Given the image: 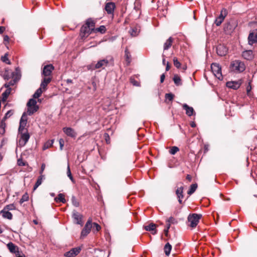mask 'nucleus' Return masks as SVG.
Segmentation results:
<instances>
[{"mask_svg": "<svg viewBox=\"0 0 257 257\" xmlns=\"http://www.w3.org/2000/svg\"><path fill=\"white\" fill-rule=\"evenodd\" d=\"M124 57L126 62L127 65H129L131 62V55L128 51V49L126 48L124 50Z\"/></svg>", "mask_w": 257, "mask_h": 257, "instance_id": "28", "label": "nucleus"}, {"mask_svg": "<svg viewBox=\"0 0 257 257\" xmlns=\"http://www.w3.org/2000/svg\"><path fill=\"white\" fill-rule=\"evenodd\" d=\"M173 62L174 66L177 67V68H179L181 67V63L178 60L177 58L176 57H174L173 58Z\"/></svg>", "mask_w": 257, "mask_h": 257, "instance_id": "50", "label": "nucleus"}, {"mask_svg": "<svg viewBox=\"0 0 257 257\" xmlns=\"http://www.w3.org/2000/svg\"><path fill=\"white\" fill-rule=\"evenodd\" d=\"M96 30L101 34H104L106 31V28L104 26L102 25L100 26L99 28H97Z\"/></svg>", "mask_w": 257, "mask_h": 257, "instance_id": "49", "label": "nucleus"}, {"mask_svg": "<svg viewBox=\"0 0 257 257\" xmlns=\"http://www.w3.org/2000/svg\"><path fill=\"white\" fill-rule=\"evenodd\" d=\"M51 78L50 77L44 78L41 82L40 87L43 89L44 90L46 89L47 85L51 82Z\"/></svg>", "mask_w": 257, "mask_h": 257, "instance_id": "26", "label": "nucleus"}, {"mask_svg": "<svg viewBox=\"0 0 257 257\" xmlns=\"http://www.w3.org/2000/svg\"><path fill=\"white\" fill-rule=\"evenodd\" d=\"M174 97V95L172 93H166L165 94V98L169 101H172Z\"/></svg>", "mask_w": 257, "mask_h": 257, "instance_id": "51", "label": "nucleus"}, {"mask_svg": "<svg viewBox=\"0 0 257 257\" xmlns=\"http://www.w3.org/2000/svg\"><path fill=\"white\" fill-rule=\"evenodd\" d=\"M42 88H41V87L39 88L36 91V92L34 93V94H33V97L34 98H39L41 95L42 94Z\"/></svg>", "mask_w": 257, "mask_h": 257, "instance_id": "40", "label": "nucleus"}, {"mask_svg": "<svg viewBox=\"0 0 257 257\" xmlns=\"http://www.w3.org/2000/svg\"><path fill=\"white\" fill-rule=\"evenodd\" d=\"M108 63V61L106 59L100 60L95 64V68L96 69H98L103 66H106L107 65Z\"/></svg>", "mask_w": 257, "mask_h": 257, "instance_id": "25", "label": "nucleus"}, {"mask_svg": "<svg viewBox=\"0 0 257 257\" xmlns=\"http://www.w3.org/2000/svg\"><path fill=\"white\" fill-rule=\"evenodd\" d=\"M81 248L80 246L71 248L70 250L66 252L64 255L65 257H75L80 252Z\"/></svg>", "mask_w": 257, "mask_h": 257, "instance_id": "6", "label": "nucleus"}, {"mask_svg": "<svg viewBox=\"0 0 257 257\" xmlns=\"http://www.w3.org/2000/svg\"><path fill=\"white\" fill-rule=\"evenodd\" d=\"M211 68L214 75L219 79L222 80L223 76L221 73V67L216 63H213L211 65Z\"/></svg>", "mask_w": 257, "mask_h": 257, "instance_id": "3", "label": "nucleus"}, {"mask_svg": "<svg viewBox=\"0 0 257 257\" xmlns=\"http://www.w3.org/2000/svg\"><path fill=\"white\" fill-rule=\"evenodd\" d=\"M173 80L174 82V83L177 85V86H179V85H182V82H181V78L177 74H175L174 75V77H173Z\"/></svg>", "mask_w": 257, "mask_h": 257, "instance_id": "33", "label": "nucleus"}, {"mask_svg": "<svg viewBox=\"0 0 257 257\" xmlns=\"http://www.w3.org/2000/svg\"><path fill=\"white\" fill-rule=\"evenodd\" d=\"M247 40L248 44L250 46L257 43V32L254 34L253 31H250L248 36Z\"/></svg>", "mask_w": 257, "mask_h": 257, "instance_id": "9", "label": "nucleus"}, {"mask_svg": "<svg viewBox=\"0 0 257 257\" xmlns=\"http://www.w3.org/2000/svg\"><path fill=\"white\" fill-rule=\"evenodd\" d=\"M115 8V4L112 2H109L106 4L105 10L107 12V14L113 15Z\"/></svg>", "mask_w": 257, "mask_h": 257, "instance_id": "16", "label": "nucleus"}, {"mask_svg": "<svg viewBox=\"0 0 257 257\" xmlns=\"http://www.w3.org/2000/svg\"><path fill=\"white\" fill-rule=\"evenodd\" d=\"M104 136L105 137V140H106V143L108 144L109 142V135L107 133H105L104 134Z\"/></svg>", "mask_w": 257, "mask_h": 257, "instance_id": "62", "label": "nucleus"}, {"mask_svg": "<svg viewBox=\"0 0 257 257\" xmlns=\"http://www.w3.org/2000/svg\"><path fill=\"white\" fill-rule=\"evenodd\" d=\"M16 255L17 257H26L24 254H21L19 251L18 252V253L16 254Z\"/></svg>", "mask_w": 257, "mask_h": 257, "instance_id": "64", "label": "nucleus"}, {"mask_svg": "<svg viewBox=\"0 0 257 257\" xmlns=\"http://www.w3.org/2000/svg\"><path fill=\"white\" fill-rule=\"evenodd\" d=\"M3 77L5 80H9L12 77V72L9 69H6L3 75Z\"/></svg>", "mask_w": 257, "mask_h": 257, "instance_id": "35", "label": "nucleus"}, {"mask_svg": "<svg viewBox=\"0 0 257 257\" xmlns=\"http://www.w3.org/2000/svg\"><path fill=\"white\" fill-rule=\"evenodd\" d=\"M167 222H168L170 224H175L177 223L176 219L173 217H170L167 220Z\"/></svg>", "mask_w": 257, "mask_h": 257, "instance_id": "52", "label": "nucleus"}, {"mask_svg": "<svg viewBox=\"0 0 257 257\" xmlns=\"http://www.w3.org/2000/svg\"><path fill=\"white\" fill-rule=\"evenodd\" d=\"M165 78V74H162L160 77V82L161 83H163L164 81Z\"/></svg>", "mask_w": 257, "mask_h": 257, "instance_id": "63", "label": "nucleus"}, {"mask_svg": "<svg viewBox=\"0 0 257 257\" xmlns=\"http://www.w3.org/2000/svg\"><path fill=\"white\" fill-rule=\"evenodd\" d=\"M241 84V80L229 81L226 83V86L228 88L236 90L239 88Z\"/></svg>", "mask_w": 257, "mask_h": 257, "instance_id": "12", "label": "nucleus"}, {"mask_svg": "<svg viewBox=\"0 0 257 257\" xmlns=\"http://www.w3.org/2000/svg\"><path fill=\"white\" fill-rule=\"evenodd\" d=\"M156 225L154 223H151L148 225L144 226V228L146 231H152V233L155 235L157 233V230H156Z\"/></svg>", "mask_w": 257, "mask_h": 257, "instance_id": "21", "label": "nucleus"}, {"mask_svg": "<svg viewBox=\"0 0 257 257\" xmlns=\"http://www.w3.org/2000/svg\"><path fill=\"white\" fill-rule=\"evenodd\" d=\"M9 40V37L8 35H5L4 37V42L5 45H7L6 42L8 43Z\"/></svg>", "mask_w": 257, "mask_h": 257, "instance_id": "60", "label": "nucleus"}, {"mask_svg": "<svg viewBox=\"0 0 257 257\" xmlns=\"http://www.w3.org/2000/svg\"><path fill=\"white\" fill-rule=\"evenodd\" d=\"M54 200L56 202L59 201L63 203L66 202V200L64 198V195L62 193H59L58 195V197H56L54 199Z\"/></svg>", "mask_w": 257, "mask_h": 257, "instance_id": "34", "label": "nucleus"}, {"mask_svg": "<svg viewBox=\"0 0 257 257\" xmlns=\"http://www.w3.org/2000/svg\"><path fill=\"white\" fill-rule=\"evenodd\" d=\"M91 29L85 25H83L80 29V35L82 37L88 36L91 33Z\"/></svg>", "mask_w": 257, "mask_h": 257, "instance_id": "18", "label": "nucleus"}, {"mask_svg": "<svg viewBox=\"0 0 257 257\" xmlns=\"http://www.w3.org/2000/svg\"><path fill=\"white\" fill-rule=\"evenodd\" d=\"M45 164L43 163L41 165V169H40V171L39 172V173H40V175H44L43 174V173L44 170H45Z\"/></svg>", "mask_w": 257, "mask_h": 257, "instance_id": "57", "label": "nucleus"}, {"mask_svg": "<svg viewBox=\"0 0 257 257\" xmlns=\"http://www.w3.org/2000/svg\"><path fill=\"white\" fill-rule=\"evenodd\" d=\"M27 106L33 107L39 106L37 104V101L34 98L30 99L28 102H27Z\"/></svg>", "mask_w": 257, "mask_h": 257, "instance_id": "39", "label": "nucleus"}, {"mask_svg": "<svg viewBox=\"0 0 257 257\" xmlns=\"http://www.w3.org/2000/svg\"><path fill=\"white\" fill-rule=\"evenodd\" d=\"M4 209L5 210H7L9 211L10 210H13L15 209V206L13 204H10L9 205H6L4 208Z\"/></svg>", "mask_w": 257, "mask_h": 257, "instance_id": "45", "label": "nucleus"}, {"mask_svg": "<svg viewBox=\"0 0 257 257\" xmlns=\"http://www.w3.org/2000/svg\"><path fill=\"white\" fill-rule=\"evenodd\" d=\"M18 82V81L16 80V79H15L14 78H13V80H11L9 82V84H10V86H13L17 82Z\"/></svg>", "mask_w": 257, "mask_h": 257, "instance_id": "59", "label": "nucleus"}, {"mask_svg": "<svg viewBox=\"0 0 257 257\" xmlns=\"http://www.w3.org/2000/svg\"><path fill=\"white\" fill-rule=\"evenodd\" d=\"M251 86L250 82H249L248 83V85L246 87V92H247V95H249V93L250 91H251Z\"/></svg>", "mask_w": 257, "mask_h": 257, "instance_id": "58", "label": "nucleus"}, {"mask_svg": "<svg viewBox=\"0 0 257 257\" xmlns=\"http://www.w3.org/2000/svg\"><path fill=\"white\" fill-rule=\"evenodd\" d=\"M67 176L69 178L70 180L72 182V183H75V180L73 179V177L72 176V175L71 172L69 164H68L67 167Z\"/></svg>", "mask_w": 257, "mask_h": 257, "instance_id": "37", "label": "nucleus"}, {"mask_svg": "<svg viewBox=\"0 0 257 257\" xmlns=\"http://www.w3.org/2000/svg\"><path fill=\"white\" fill-rule=\"evenodd\" d=\"M29 199V196L27 193H25L21 198L19 202L20 204H22L24 202L28 201Z\"/></svg>", "mask_w": 257, "mask_h": 257, "instance_id": "41", "label": "nucleus"}, {"mask_svg": "<svg viewBox=\"0 0 257 257\" xmlns=\"http://www.w3.org/2000/svg\"><path fill=\"white\" fill-rule=\"evenodd\" d=\"M54 69V67L52 64L45 66L43 69L42 75L44 76H50Z\"/></svg>", "mask_w": 257, "mask_h": 257, "instance_id": "13", "label": "nucleus"}, {"mask_svg": "<svg viewBox=\"0 0 257 257\" xmlns=\"http://www.w3.org/2000/svg\"><path fill=\"white\" fill-rule=\"evenodd\" d=\"M12 88L7 89L2 94V99L3 101L7 100L9 95H10Z\"/></svg>", "mask_w": 257, "mask_h": 257, "instance_id": "31", "label": "nucleus"}, {"mask_svg": "<svg viewBox=\"0 0 257 257\" xmlns=\"http://www.w3.org/2000/svg\"><path fill=\"white\" fill-rule=\"evenodd\" d=\"M226 15V10L224 9H223L220 12L219 16L218 17L221 18L222 20H224L225 17Z\"/></svg>", "mask_w": 257, "mask_h": 257, "instance_id": "47", "label": "nucleus"}, {"mask_svg": "<svg viewBox=\"0 0 257 257\" xmlns=\"http://www.w3.org/2000/svg\"><path fill=\"white\" fill-rule=\"evenodd\" d=\"M92 227V221L91 219H88L81 231L80 237L83 238L87 236L89 233Z\"/></svg>", "mask_w": 257, "mask_h": 257, "instance_id": "5", "label": "nucleus"}, {"mask_svg": "<svg viewBox=\"0 0 257 257\" xmlns=\"http://www.w3.org/2000/svg\"><path fill=\"white\" fill-rule=\"evenodd\" d=\"M10 251L12 253H17L19 252V247L12 242L8 243L7 245Z\"/></svg>", "mask_w": 257, "mask_h": 257, "instance_id": "19", "label": "nucleus"}, {"mask_svg": "<svg viewBox=\"0 0 257 257\" xmlns=\"http://www.w3.org/2000/svg\"><path fill=\"white\" fill-rule=\"evenodd\" d=\"M5 121H6V120H4L3 118L2 121H1V122L0 127H1V128L3 129V132L2 133V134H4L5 133V127L6 126V123H5Z\"/></svg>", "mask_w": 257, "mask_h": 257, "instance_id": "53", "label": "nucleus"}, {"mask_svg": "<svg viewBox=\"0 0 257 257\" xmlns=\"http://www.w3.org/2000/svg\"><path fill=\"white\" fill-rule=\"evenodd\" d=\"M54 140H51L48 141L46 143H45L43 147V150H45L48 149L49 148L51 147V146H52V145L54 143Z\"/></svg>", "mask_w": 257, "mask_h": 257, "instance_id": "36", "label": "nucleus"}, {"mask_svg": "<svg viewBox=\"0 0 257 257\" xmlns=\"http://www.w3.org/2000/svg\"><path fill=\"white\" fill-rule=\"evenodd\" d=\"M18 164L19 165V166H24L26 165V164L25 163H24V162H23L22 160H18Z\"/></svg>", "mask_w": 257, "mask_h": 257, "instance_id": "61", "label": "nucleus"}, {"mask_svg": "<svg viewBox=\"0 0 257 257\" xmlns=\"http://www.w3.org/2000/svg\"><path fill=\"white\" fill-rule=\"evenodd\" d=\"M13 111L12 110H10L7 112V113L5 114L4 117H3V119L4 120H6L8 118H9L11 115L13 114Z\"/></svg>", "mask_w": 257, "mask_h": 257, "instance_id": "48", "label": "nucleus"}, {"mask_svg": "<svg viewBox=\"0 0 257 257\" xmlns=\"http://www.w3.org/2000/svg\"><path fill=\"white\" fill-rule=\"evenodd\" d=\"M237 26V23L235 20H230L224 25V29L226 32H232Z\"/></svg>", "mask_w": 257, "mask_h": 257, "instance_id": "4", "label": "nucleus"}, {"mask_svg": "<svg viewBox=\"0 0 257 257\" xmlns=\"http://www.w3.org/2000/svg\"><path fill=\"white\" fill-rule=\"evenodd\" d=\"M183 189V187L181 186L180 187H178L176 190V194L180 204H182V199L184 198Z\"/></svg>", "mask_w": 257, "mask_h": 257, "instance_id": "17", "label": "nucleus"}, {"mask_svg": "<svg viewBox=\"0 0 257 257\" xmlns=\"http://www.w3.org/2000/svg\"><path fill=\"white\" fill-rule=\"evenodd\" d=\"M0 214L2 215L3 218L9 220H11L13 218L12 214L7 210H5L4 209L1 211Z\"/></svg>", "mask_w": 257, "mask_h": 257, "instance_id": "24", "label": "nucleus"}, {"mask_svg": "<svg viewBox=\"0 0 257 257\" xmlns=\"http://www.w3.org/2000/svg\"><path fill=\"white\" fill-rule=\"evenodd\" d=\"M8 53H6L4 56H2L1 60L8 64H11V62L9 60L8 57Z\"/></svg>", "mask_w": 257, "mask_h": 257, "instance_id": "43", "label": "nucleus"}, {"mask_svg": "<svg viewBox=\"0 0 257 257\" xmlns=\"http://www.w3.org/2000/svg\"><path fill=\"white\" fill-rule=\"evenodd\" d=\"M74 221L77 224L82 225V215L76 211H74L72 214Z\"/></svg>", "mask_w": 257, "mask_h": 257, "instance_id": "14", "label": "nucleus"}, {"mask_svg": "<svg viewBox=\"0 0 257 257\" xmlns=\"http://www.w3.org/2000/svg\"><path fill=\"white\" fill-rule=\"evenodd\" d=\"M230 67L232 71L239 73L243 72L245 69L244 63L238 60L233 61L231 63Z\"/></svg>", "mask_w": 257, "mask_h": 257, "instance_id": "1", "label": "nucleus"}, {"mask_svg": "<svg viewBox=\"0 0 257 257\" xmlns=\"http://www.w3.org/2000/svg\"><path fill=\"white\" fill-rule=\"evenodd\" d=\"M197 188V184H193L191 185L190 189L188 191V194L191 195L196 190Z\"/></svg>", "mask_w": 257, "mask_h": 257, "instance_id": "38", "label": "nucleus"}, {"mask_svg": "<svg viewBox=\"0 0 257 257\" xmlns=\"http://www.w3.org/2000/svg\"><path fill=\"white\" fill-rule=\"evenodd\" d=\"M27 122V117L26 114V112H24L20 121V125L19 127V133H23L25 130V126Z\"/></svg>", "mask_w": 257, "mask_h": 257, "instance_id": "8", "label": "nucleus"}, {"mask_svg": "<svg viewBox=\"0 0 257 257\" xmlns=\"http://www.w3.org/2000/svg\"><path fill=\"white\" fill-rule=\"evenodd\" d=\"M242 57L245 60H251L254 58V54L252 50H245L242 53Z\"/></svg>", "mask_w": 257, "mask_h": 257, "instance_id": "15", "label": "nucleus"}, {"mask_svg": "<svg viewBox=\"0 0 257 257\" xmlns=\"http://www.w3.org/2000/svg\"><path fill=\"white\" fill-rule=\"evenodd\" d=\"M72 203L73 205H74L75 207H79V202L77 201L76 197L74 196H72L71 198Z\"/></svg>", "mask_w": 257, "mask_h": 257, "instance_id": "44", "label": "nucleus"}, {"mask_svg": "<svg viewBox=\"0 0 257 257\" xmlns=\"http://www.w3.org/2000/svg\"><path fill=\"white\" fill-rule=\"evenodd\" d=\"M130 34L132 36H136L138 35V32L137 31V28L132 29L130 31Z\"/></svg>", "mask_w": 257, "mask_h": 257, "instance_id": "55", "label": "nucleus"}, {"mask_svg": "<svg viewBox=\"0 0 257 257\" xmlns=\"http://www.w3.org/2000/svg\"><path fill=\"white\" fill-rule=\"evenodd\" d=\"M92 227L91 228L92 229L93 231L94 232L95 231L96 232L98 231L101 229L100 226L98 223L94 222L93 223H92Z\"/></svg>", "mask_w": 257, "mask_h": 257, "instance_id": "42", "label": "nucleus"}, {"mask_svg": "<svg viewBox=\"0 0 257 257\" xmlns=\"http://www.w3.org/2000/svg\"><path fill=\"white\" fill-rule=\"evenodd\" d=\"M63 132L68 137L72 138H75L77 136V133L74 130L70 127H65L63 128Z\"/></svg>", "mask_w": 257, "mask_h": 257, "instance_id": "10", "label": "nucleus"}, {"mask_svg": "<svg viewBox=\"0 0 257 257\" xmlns=\"http://www.w3.org/2000/svg\"><path fill=\"white\" fill-rule=\"evenodd\" d=\"M228 51L227 47L223 45H219L216 47V52L219 56H224Z\"/></svg>", "mask_w": 257, "mask_h": 257, "instance_id": "11", "label": "nucleus"}, {"mask_svg": "<svg viewBox=\"0 0 257 257\" xmlns=\"http://www.w3.org/2000/svg\"><path fill=\"white\" fill-rule=\"evenodd\" d=\"M172 249V245L167 242L164 246V251L166 255L168 256L171 252Z\"/></svg>", "mask_w": 257, "mask_h": 257, "instance_id": "32", "label": "nucleus"}, {"mask_svg": "<svg viewBox=\"0 0 257 257\" xmlns=\"http://www.w3.org/2000/svg\"><path fill=\"white\" fill-rule=\"evenodd\" d=\"M223 21V20H222L221 18H220L219 17H217L215 19L214 23L217 26H219L221 24V23Z\"/></svg>", "mask_w": 257, "mask_h": 257, "instance_id": "54", "label": "nucleus"}, {"mask_svg": "<svg viewBox=\"0 0 257 257\" xmlns=\"http://www.w3.org/2000/svg\"><path fill=\"white\" fill-rule=\"evenodd\" d=\"M179 151V149L178 148V147L174 146L172 147L171 150L169 151V152L171 155H175Z\"/></svg>", "mask_w": 257, "mask_h": 257, "instance_id": "46", "label": "nucleus"}, {"mask_svg": "<svg viewBox=\"0 0 257 257\" xmlns=\"http://www.w3.org/2000/svg\"><path fill=\"white\" fill-rule=\"evenodd\" d=\"M21 77V70L19 67H17L14 72H12V78L19 81Z\"/></svg>", "mask_w": 257, "mask_h": 257, "instance_id": "22", "label": "nucleus"}, {"mask_svg": "<svg viewBox=\"0 0 257 257\" xmlns=\"http://www.w3.org/2000/svg\"><path fill=\"white\" fill-rule=\"evenodd\" d=\"M45 175H40L34 186V190H36L42 183L43 180L45 179Z\"/></svg>", "mask_w": 257, "mask_h": 257, "instance_id": "29", "label": "nucleus"}, {"mask_svg": "<svg viewBox=\"0 0 257 257\" xmlns=\"http://www.w3.org/2000/svg\"><path fill=\"white\" fill-rule=\"evenodd\" d=\"M59 143L60 145V150H62L64 147V141L62 139H60L59 140Z\"/></svg>", "mask_w": 257, "mask_h": 257, "instance_id": "56", "label": "nucleus"}, {"mask_svg": "<svg viewBox=\"0 0 257 257\" xmlns=\"http://www.w3.org/2000/svg\"><path fill=\"white\" fill-rule=\"evenodd\" d=\"M173 38L172 37H169L164 43L163 45L164 51L168 50L172 45Z\"/></svg>", "mask_w": 257, "mask_h": 257, "instance_id": "23", "label": "nucleus"}, {"mask_svg": "<svg viewBox=\"0 0 257 257\" xmlns=\"http://www.w3.org/2000/svg\"><path fill=\"white\" fill-rule=\"evenodd\" d=\"M20 134L19 144L21 146H24L30 139V135L27 131L25 133H20Z\"/></svg>", "mask_w": 257, "mask_h": 257, "instance_id": "7", "label": "nucleus"}, {"mask_svg": "<svg viewBox=\"0 0 257 257\" xmlns=\"http://www.w3.org/2000/svg\"><path fill=\"white\" fill-rule=\"evenodd\" d=\"M201 217L202 214H201L193 213L189 215L187 218L188 221L190 222V224L189 225L192 228L195 227L197 225L199 220Z\"/></svg>", "mask_w": 257, "mask_h": 257, "instance_id": "2", "label": "nucleus"}, {"mask_svg": "<svg viewBox=\"0 0 257 257\" xmlns=\"http://www.w3.org/2000/svg\"><path fill=\"white\" fill-rule=\"evenodd\" d=\"M182 106H183V108L184 110H185L186 114L188 116H191L193 114V113L194 112V110L192 107L189 106L188 105H187L186 103L183 104Z\"/></svg>", "mask_w": 257, "mask_h": 257, "instance_id": "20", "label": "nucleus"}, {"mask_svg": "<svg viewBox=\"0 0 257 257\" xmlns=\"http://www.w3.org/2000/svg\"><path fill=\"white\" fill-rule=\"evenodd\" d=\"M27 106V114H28L29 115H32L35 112L37 111L39 108V106H35V107L29 106Z\"/></svg>", "mask_w": 257, "mask_h": 257, "instance_id": "27", "label": "nucleus"}, {"mask_svg": "<svg viewBox=\"0 0 257 257\" xmlns=\"http://www.w3.org/2000/svg\"><path fill=\"white\" fill-rule=\"evenodd\" d=\"M85 25L93 30L95 26V23L91 18H89L86 20Z\"/></svg>", "mask_w": 257, "mask_h": 257, "instance_id": "30", "label": "nucleus"}]
</instances>
